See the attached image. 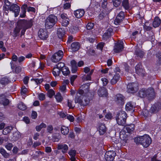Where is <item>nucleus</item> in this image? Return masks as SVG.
<instances>
[{"label":"nucleus","mask_w":161,"mask_h":161,"mask_svg":"<svg viewBox=\"0 0 161 161\" xmlns=\"http://www.w3.org/2000/svg\"><path fill=\"white\" fill-rule=\"evenodd\" d=\"M134 140L136 143H139L145 147H148L152 142L151 138L147 135L136 137Z\"/></svg>","instance_id":"obj_1"},{"label":"nucleus","mask_w":161,"mask_h":161,"mask_svg":"<svg viewBox=\"0 0 161 161\" xmlns=\"http://www.w3.org/2000/svg\"><path fill=\"white\" fill-rule=\"evenodd\" d=\"M58 21V18L56 16L51 14L47 18L45 21V27L49 29L53 27Z\"/></svg>","instance_id":"obj_2"},{"label":"nucleus","mask_w":161,"mask_h":161,"mask_svg":"<svg viewBox=\"0 0 161 161\" xmlns=\"http://www.w3.org/2000/svg\"><path fill=\"white\" fill-rule=\"evenodd\" d=\"M126 114L124 111H120L117 114L116 120L118 124L124 126L126 119Z\"/></svg>","instance_id":"obj_3"},{"label":"nucleus","mask_w":161,"mask_h":161,"mask_svg":"<svg viewBox=\"0 0 161 161\" xmlns=\"http://www.w3.org/2000/svg\"><path fill=\"white\" fill-rule=\"evenodd\" d=\"M89 87V84H88L83 85L81 87V88L83 89L84 91H84V96L83 97V99H82L81 104L82 106H86L89 103V99L86 97V95L88 92Z\"/></svg>","instance_id":"obj_4"},{"label":"nucleus","mask_w":161,"mask_h":161,"mask_svg":"<svg viewBox=\"0 0 161 161\" xmlns=\"http://www.w3.org/2000/svg\"><path fill=\"white\" fill-rule=\"evenodd\" d=\"M19 25H20V29H23L21 31V36L24 35L26 29L31 27L32 25L31 21H27L25 20L20 21L19 23Z\"/></svg>","instance_id":"obj_5"},{"label":"nucleus","mask_w":161,"mask_h":161,"mask_svg":"<svg viewBox=\"0 0 161 161\" xmlns=\"http://www.w3.org/2000/svg\"><path fill=\"white\" fill-rule=\"evenodd\" d=\"M64 53L62 50H59L54 53L52 56L51 60L53 63H57L62 58Z\"/></svg>","instance_id":"obj_6"},{"label":"nucleus","mask_w":161,"mask_h":161,"mask_svg":"<svg viewBox=\"0 0 161 161\" xmlns=\"http://www.w3.org/2000/svg\"><path fill=\"white\" fill-rule=\"evenodd\" d=\"M84 90L80 89L78 91L75 99V103H78L81 105L84 96Z\"/></svg>","instance_id":"obj_7"},{"label":"nucleus","mask_w":161,"mask_h":161,"mask_svg":"<svg viewBox=\"0 0 161 161\" xmlns=\"http://www.w3.org/2000/svg\"><path fill=\"white\" fill-rule=\"evenodd\" d=\"M127 91L128 92L134 93L138 90V84L136 83H130L127 85Z\"/></svg>","instance_id":"obj_8"},{"label":"nucleus","mask_w":161,"mask_h":161,"mask_svg":"<svg viewBox=\"0 0 161 161\" xmlns=\"http://www.w3.org/2000/svg\"><path fill=\"white\" fill-rule=\"evenodd\" d=\"M115 154V153L113 151H108L105 154V159L107 161H112L114 158Z\"/></svg>","instance_id":"obj_9"},{"label":"nucleus","mask_w":161,"mask_h":161,"mask_svg":"<svg viewBox=\"0 0 161 161\" xmlns=\"http://www.w3.org/2000/svg\"><path fill=\"white\" fill-rule=\"evenodd\" d=\"M123 42L120 41L117 42L114 47V51L116 53H119L121 52L123 49Z\"/></svg>","instance_id":"obj_10"},{"label":"nucleus","mask_w":161,"mask_h":161,"mask_svg":"<svg viewBox=\"0 0 161 161\" xmlns=\"http://www.w3.org/2000/svg\"><path fill=\"white\" fill-rule=\"evenodd\" d=\"M11 11L14 13L15 16L16 17L18 16L20 11L19 7L16 4H13L11 5L9 8Z\"/></svg>","instance_id":"obj_11"},{"label":"nucleus","mask_w":161,"mask_h":161,"mask_svg":"<svg viewBox=\"0 0 161 161\" xmlns=\"http://www.w3.org/2000/svg\"><path fill=\"white\" fill-rule=\"evenodd\" d=\"M38 35L39 37L43 40H46L48 36L47 31L46 29H40L38 32Z\"/></svg>","instance_id":"obj_12"},{"label":"nucleus","mask_w":161,"mask_h":161,"mask_svg":"<svg viewBox=\"0 0 161 161\" xmlns=\"http://www.w3.org/2000/svg\"><path fill=\"white\" fill-rule=\"evenodd\" d=\"M119 137L121 140V142L123 145H125L128 140V136L125 133L124 131L120 133Z\"/></svg>","instance_id":"obj_13"},{"label":"nucleus","mask_w":161,"mask_h":161,"mask_svg":"<svg viewBox=\"0 0 161 161\" xmlns=\"http://www.w3.org/2000/svg\"><path fill=\"white\" fill-rule=\"evenodd\" d=\"M57 148L58 150H61L63 153H66L69 149L67 145L64 144H58Z\"/></svg>","instance_id":"obj_14"},{"label":"nucleus","mask_w":161,"mask_h":161,"mask_svg":"<svg viewBox=\"0 0 161 161\" xmlns=\"http://www.w3.org/2000/svg\"><path fill=\"white\" fill-rule=\"evenodd\" d=\"M85 14V11L83 9H79L75 10L74 12V14L75 17L80 18L82 17Z\"/></svg>","instance_id":"obj_15"},{"label":"nucleus","mask_w":161,"mask_h":161,"mask_svg":"<svg viewBox=\"0 0 161 161\" xmlns=\"http://www.w3.org/2000/svg\"><path fill=\"white\" fill-rule=\"evenodd\" d=\"M161 104H156L152 106L150 109V111L151 113H155L158 112L161 109Z\"/></svg>","instance_id":"obj_16"},{"label":"nucleus","mask_w":161,"mask_h":161,"mask_svg":"<svg viewBox=\"0 0 161 161\" xmlns=\"http://www.w3.org/2000/svg\"><path fill=\"white\" fill-rule=\"evenodd\" d=\"M147 97L150 99H151L154 98L155 95L154 90L153 88H149L147 90Z\"/></svg>","instance_id":"obj_17"},{"label":"nucleus","mask_w":161,"mask_h":161,"mask_svg":"<svg viewBox=\"0 0 161 161\" xmlns=\"http://www.w3.org/2000/svg\"><path fill=\"white\" fill-rule=\"evenodd\" d=\"M115 100L117 103L123 104L124 101V97L121 94H118L116 96Z\"/></svg>","instance_id":"obj_18"},{"label":"nucleus","mask_w":161,"mask_h":161,"mask_svg":"<svg viewBox=\"0 0 161 161\" xmlns=\"http://www.w3.org/2000/svg\"><path fill=\"white\" fill-rule=\"evenodd\" d=\"M113 34V30L112 28H109L103 35V38L104 40L108 39Z\"/></svg>","instance_id":"obj_19"},{"label":"nucleus","mask_w":161,"mask_h":161,"mask_svg":"<svg viewBox=\"0 0 161 161\" xmlns=\"http://www.w3.org/2000/svg\"><path fill=\"white\" fill-rule=\"evenodd\" d=\"M98 94L100 97H106L108 94L107 89L105 87L101 88L98 90Z\"/></svg>","instance_id":"obj_20"},{"label":"nucleus","mask_w":161,"mask_h":161,"mask_svg":"<svg viewBox=\"0 0 161 161\" xmlns=\"http://www.w3.org/2000/svg\"><path fill=\"white\" fill-rule=\"evenodd\" d=\"M135 125L133 124L126 125L124 127L125 131H126L128 133H131L134 130Z\"/></svg>","instance_id":"obj_21"},{"label":"nucleus","mask_w":161,"mask_h":161,"mask_svg":"<svg viewBox=\"0 0 161 161\" xmlns=\"http://www.w3.org/2000/svg\"><path fill=\"white\" fill-rule=\"evenodd\" d=\"M9 102V100L5 98L4 95L0 96V103H2L4 106H7Z\"/></svg>","instance_id":"obj_22"},{"label":"nucleus","mask_w":161,"mask_h":161,"mask_svg":"<svg viewBox=\"0 0 161 161\" xmlns=\"http://www.w3.org/2000/svg\"><path fill=\"white\" fill-rule=\"evenodd\" d=\"M120 76L118 73H116L110 80V83L112 85L115 84L119 80Z\"/></svg>","instance_id":"obj_23"},{"label":"nucleus","mask_w":161,"mask_h":161,"mask_svg":"<svg viewBox=\"0 0 161 161\" xmlns=\"http://www.w3.org/2000/svg\"><path fill=\"white\" fill-rule=\"evenodd\" d=\"M98 131L100 135H103L106 132V128L104 124H101L99 125Z\"/></svg>","instance_id":"obj_24"},{"label":"nucleus","mask_w":161,"mask_h":161,"mask_svg":"<svg viewBox=\"0 0 161 161\" xmlns=\"http://www.w3.org/2000/svg\"><path fill=\"white\" fill-rule=\"evenodd\" d=\"M71 47L72 51L75 52L77 51L79 49L80 44L78 42H74L71 44Z\"/></svg>","instance_id":"obj_25"},{"label":"nucleus","mask_w":161,"mask_h":161,"mask_svg":"<svg viewBox=\"0 0 161 161\" xmlns=\"http://www.w3.org/2000/svg\"><path fill=\"white\" fill-rule=\"evenodd\" d=\"M161 20L158 17H156L153 22V26L154 28L157 27L160 25Z\"/></svg>","instance_id":"obj_26"},{"label":"nucleus","mask_w":161,"mask_h":161,"mask_svg":"<svg viewBox=\"0 0 161 161\" xmlns=\"http://www.w3.org/2000/svg\"><path fill=\"white\" fill-rule=\"evenodd\" d=\"M65 30L64 28H59L57 30V35L59 38H62L65 34Z\"/></svg>","instance_id":"obj_27"},{"label":"nucleus","mask_w":161,"mask_h":161,"mask_svg":"<svg viewBox=\"0 0 161 161\" xmlns=\"http://www.w3.org/2000/svg\"><path fill=\"white\" fill-rule=\"evenodd\" d=\"M28 6L27 5L25 4H23L21 7V9L22 11V14H20L21 17H24L25 16V13L26 12V9H28Z\"/></svg>","instance_id":"obj_28"},{"label":"nucleus","mask_w":161,"mask_h":161,"mask_svg":"<svg viewBox=\"0 0 161 161\" xmlns=\"http://www.w3.org/2000/svg\"><path fill=\"white\" fill-rule=\"evenodd\" d=\"M70 156V159L71 161H75V156L76 155V151L74 150H71L68 153Z\"/></svg>","instance_id":"obj_29"},{"label":"nucleus","mask_w":161,"mask_h":161,"mask_svg":"<svg viewBox=\"0 0 161 161\" xmlns=\"http://www.w3.org/2000/svg\"><path fill=\"white\" fill-rule=\"evenodd\" d=\"M13 129V127L11 126H8L5 127L3 130V134L4 135L8 134L11 132Z\"/></svg>","instance_id":"obj_30"},{"label":"nucleus","mask_w":161,"mask_h":161,"mask_svg":"<svg viewBox=\"0 0 161 161\" xmlns=\"http://www.w3.org/2000/svg\"><path fill=\"white\" fill-rule=\"evenodd\" d=\"M146 93L147 89H142L139 92V96L142 98L145 97H147V94Z\"/></svg>","instance_id":"obj_31"},{"label":"nucleus","mask_w":161,"mask_h":161,"mask_svg":"<svg viewBox=\"0 0 161 161\" xmlns=\"http://www.w3.org/2000/svg\"><path fill=\"white\" fill-rule=\"evenodd\" d=\"M66 106L68 107L69 108L73 109L74 108L75 106L73 104V101L70 99H68L65 103Z\"/></svg>","instance_id":"obj_32"},{"label":"nucleus","mask_w":161,"mask_h":161,"mask_svg":"<svg viewBox=\"0 0 161 161\" xmlns=\"http://www.w3.org/2000/svg\"><path fill=\"white\" fill-rule=\"evenodd\" d=\"M61 70L57 66H55L53 68V73L54 76H58L60 73Z\"/></svg>","instance_id":"obj_33"},{"label":"nucleus","mask_w":161,"mask_h":161,"mask_svg":"<svg viewBox=\"0 0 161 161\" xmlns=\"http://www.w3.org/2000/svg\"><path fill=\"white\" fill-rule=\"evenodd\" d=\"M61 131L62 134L66 135L69 133V130L68 127L62 126L61 128Z\"/></svg>","instance_id":"obj_34"},{"label":"nucleus","mask_w":161,"mask_h":161,"mask_svg":"<svg viewBox=\"0 0 161 161\" xmlns=\"http://www.w3.org/2000/svg\"><path fill=\"white\" fill-rule=\"evenodd\" d=\"M135 54L136 55L137 57H139L142 58L144 55V53L140 49H136L135 51Z\"/></svg>","instance_id":"obj_35"},{"label":"nucleus","mask_w":161,"mask_h":161,"mask_svg":"<svg viewBox=\"0 0 161 161\" xmlns=\"http://www.w3.org/2000/svg\"><path fill=\"white\" fill-rule=\"evenodd\" d=\"M20 133L18 131H16L13 133L12 139L14 141H15L20 138Z\"/></svg>","instance_id":"obj_36"},{"label":"nucleus","mask_w":161,"mask_h":161,"mask_svg":"<svg viewBox=\"0 0 161 161\" xmlns=\"http://www.w3.org/2000/svg\"><path fill=\"white\" fill-rule=\"evenodd\" d=\"M5 5L3 6V8L5 9V11L8 12V10L10 8V3L8 0H4Z\"/></svg>","instance_id":"obj_37"},{"label":"nucleus","mask_w":161,"mask_h":161,"mask_svg":"<svg viewBox=\"0 0 161 161\" xmlns=\"http://www.w3.org/2000/svg\"><path fill=\"white\" fill-rule=\"evenodd\" d=\"M0 153L5 158H8L9 157V154L7 153L6 150L2 148H0Z\"/></svg>","instance_id":"obj_38"},{"label":"nucleus","mask_w":161,"mask_h":161,"mask_svg":"<svg viewBox=\"0 0 161 161\" xmlns=\"http://www.w3.org/2000/svg\"><path fill=\"white\" fill-rule=\"evenodd\" d=\"M123 6L125 9H128L130 8L128 0H123L122 3Z\"/></svg>","instance_id":"obj_39"},{"label":"nucleus","mask_w":161,"mask_h":161,"mask_svg":"<svg viewBox=\"0 0 161 161\" xmlns=\"http://www.w3.org/2000/svg\"><path fill=\"white\" fill-rule=\"evenodd\" d=\"M134 106L130 102H128L125 106V109L126 110L130 111L133 109Z\"/></svg>","instance_id":"obj_40"},{"label":"nucleus","mask_w":161,"mask_h":161,"mask_svg":"<svg viewBox=\"0 0 161 161\" xmlns=\"http://www.w3.org/2000/svg\"><path fill=\"white\" fill-rule=\"evenodd\" d=\"M63 75L65 76H67L70 73V71L68 68L65 67L61 70Z\"/></svg>","instance_id":"obj_41"},{"label":"nucleus","mask_w":161,"mask_h":161,"mask_svg":"<svg viewBox=\"0 0 161 161\" xmlns=\"http://www.w3.org/2000/svg\"><path fill=\"white\" fill-rule=\"evenodd\" d=\"M9 82L8 79L6 77L2 78L0 80V83L3 85H5L8 84Z\"/></svg>","instance_id":"obj_42"},{"label":"nucleus","mask_w":161,"mask_h":161,"mask_svg":"<svg viewBox=\"0 0 161 161\" xmlns=\"http://www.w3.org/2000/svg\"><path fill=\"white\" fill-rule=\"evenodd\" d=\"M53 138L54 142H58L61 138L60 135L58 133H55L53 135Z\"/></svg>","instance_id":"obj_43"},{"label":"nucleus","mask_w":161,"mask_h":161,"mask_svg":"<svg viewBox=\"0 0 161 161\" xmlns=\"http://www.w3.org/2000/svg\"><path fill=\"white\" fill-rule=\"evenodd\" d=\"M46 125L44 123H42L40 125H37L36 127V129L37 131H39L41 129L43 128H46Z\"/></svg>","instance_id":"obj_44"},{"label":"nucleus","mask_w":161,"mask_h":161,"mask_svg":"<svg viewBox=\"0 0 161 161\" xmlns=\"http://www.w3.org/2000/svg\"><path fill=\"white\" fill-rule=\"evenodd\" d=\"M55 98L57 101L58 102H61L63 99V97L59 93H58L55 95Z\"/></svg>","instance_id":"obj_45"},{"label":"nucleus","mask_w":161,"mask_h":161,"mask_svg":"<svg viewBox=\"0 0 161 161\" xmlns=\"http://www.w3.org/2000/svg\"><path fill=\"white\" fill-rule=\"evenodd\" d=\"M20 25H19V26L16 27L14 29V36L15 37H16L18 35L20 31Z\"/></svg>","instance_id":"obj_46"},{"label":"nucleus","mask_w":161,"mask_h":161,"mask_svg":"<svg viewBox=\"0 0 161 161\" xmlns=\"http://www.w3.org/2000/svg\"><path fill=\"white\" fill-rule=\"evenodd\" d=\"M18 108L22 110H24L26 108V106L22 102L19 103L18 106Z\"/></svg>","instance_id":"obj_47"},{"label":"nucleus","mask_w":161,"mask_h":161,"mask_svg":"<svg viewBox=\"0 0 161 161\" xmlns=\"http://www.w3.org/2000/svg\"><path fill=\"white\" fill-rule=\"evenodd\" d=\"M69 19L67 18L62 20V25L63 26L66 27L69 24Z\"/></svg>","instance_id":"obj_48"},{"label":"nucleus","mask_w":161,"mask_h":161,"mask_svg":"<svg viewBox=\"0 0 161 161\" xmlns=\"http://www.w3.org/2000/svg\"><path fill=\"white\" fill-rule=\"evenodd\" d=\"M119 16H117L114 21V23L115 25H118L123 20V19L119 18Z\"/></svg>","instance_id":"obj_49"},{"label":"nucleus","mask_w":161,"mask_h":161,"mask_svg":"<svg viewBox=\"0 0 161 161\" xmlns=\"http://www.w3.org/2000/svg\"><path fill=\"white\" fill-rule=\"evenodd\" d=\"M56 66H57L61 70L66 67L65 66V64L64 63L61 62L58 63Z\"/></svg>","instance_id":"obj_50"},{"label":"nucleus","mask_w":161,"mask_h":161,"mask_svg":"<svg viewBox=\"0 0 161 161\" xmlns=\"http://www.w3.org/2000/svg\"><path fill=\"white\" fill-rule=\"evenodd\" d=\"M141 65L140 64L137 65L135 67V69L136 72L139 75L140 74V73L142 70L140 69Z\"/></svg>","instance_id":"obj_51"},{"label":"nucleus","mask_w":161,"mask_h":161,"mask_svg":"<svg viewBox=\"0 0 161 161\" xmlns=\"http://www.w3.org/2000/svg\"><path fill=\"white\" fill-rule=\"evenodd\" d=\"M121 0H113L114 5L116 7L118 6L120 4Z\"/></svg>","instance_id":"obj_52"},{"label":"nucleus","mask_w":161,"mask_h":161,"mask_svg":"<svg viewBox=\"0 0 161 161\" xmlns=\"http://www.w3.org/2000/svg\"><path fill=\"white\" fill-rule=\"evenodd\" d=\"M47 94L48 97L51 98L55 94V92L53 89H50L48 91Z\"/></svg>","instance_id":"obj_53"},{"label":"nucleus","mask_w":161,"mask_h":161,"mask_svg":"<svg viewBox=\"0 0 161 161\" xmlns=\"http://www.w3.org/2000/svg\"><path fill=\"white\" fill-rule=\"evenodd\" d=\"M53 129V127L52 125H49L47 127V131L48 132L50 133H52Z\"/></svg>","instance_id":"obj_54"},{"label":"nucleus","mask_w":161,"mask_h":161,"mask_svg":"<svg viewBox=\"0 0 161 161\" xmlns=\"http://www.w3.org/2000/svg\"><path fill=\"white\" fill-rule=\"evenodd\" d=\"M104 45V43L103 42H100L97 44V48L98 49H100L102 51Z\"/></svg>","instance_id":"obj_55"},{"label":"nucleus","mask_w":161,"mask_h":161,"mask_svg":"<svg viewBox=\"0 0 161 161\" xmlns=\"http://www.w3.org/2000/svg\"><path fill=\"white\" fill-rule=\"evenodd\" d=\"M94 26V24L93 23H88L86 25V28L88 30H91L93 28Z\"/></svg>","instance_id":"obj_56"},{"label":"nucleus","mask_w":161,"mask_h":161,"mask_svg":"<svg viewBox=\"0 0 161 161\" xmlns=\"http://www.w3.org/2000/svg\"><path fill=\"white\" fill-rule=\"evenodd\" d=\"M60 90L62 92H64L66 90V85L65 84H63L60 87Z\"/></svg>","instance_id":"obj_57"},{"label":"nucleus","mask_w":161,"mask_h":161,"mask_svg":"<svg viewBox=\"0 0 161 161\" xmlns=\"http://www.w3.org/2000/svg\"><path fill=\"white\" fill-rule=\"evenodd\" d=\"M78 29L77 27H71L70 28V31L73 33H75L78 30Z\"/></svg>","instance_id":"obj_58"},{"label":"nucleus","mask_w":161,"mask_h":161,"mask_svg":"<svg viewBox=\"0 0 161 161\" xmlns=\"http://www.w3.org/2000/svg\"><path fill=\"white\" fill-rule=\"evenodd\" d=\"M78 29L77 27H71L70 28V31L73 33H75L78 30Z\"/></svg>","instance_id":"obj_59"},{"label":"nucleus","mask_w":161,"mask_h":161,"mask_svg":"<svg viewBox=\"0 0 161 161\" xmlns=\"http://www.w3.org/2000/svg\"><path fill=\"white\" fill-rule=\"evenodd\" d=\"M78 29L77 27H71L70 28V31L73 33H75L78 30Z\"/></svg>","instance_id":"obj_60"},{"label":"nucleus","mask_w":161,"mask_h":161,"mask_svg":"<svg viewBox=\"0 0 161 161\" xmlns=\"http://www.w3.org/2000/svg\"><path fill=\"white\" fill-rule=\"evenodd\" d=\"M13 146V144L11 143H8L5 146V147L8 150H10Z\"/></svg>","instance_id":"obj_61"},{"label":"nucleus","mask_w":161,"mask_h":161,"mask_svg":"<svg viewBox=\"0 0 161 161\" xmlns=\"http://www.w3.org/2000/svg\"><path fill=\"white\" fill-rule=\"evenodd\" d=\"M39 98L40 100H43L45 98V95L42 93H40L38 95Z\"/></svg>","instance_id":"obj_62"},{"label":"nucleus","mask_w":161,"mask_h":161,"mask_svg":"<svg viewBox=\"0 0 161 161\" xmlns=\"http://www.w3.org/2000/svg\"><path fill=\"white\" fill-rule=\"evenodd\" d=\"M117 16H119V18H121L123 19L125 17V14L124 12L122 11L120 12Z\"/></svg>","instance_id":"obj_63"},{"label":"nucleus","mask_w":161,"mask_h":161,"mask_svg":"<svg viewBox=\"0 0 161 161\" xmlns=\"http://www.w3.org/2000/svg\"><path fill=\"white\" fill-rule=\"evenodd\" d=\"M27 91V89L25 87H23L21 91V93L22 96H24Z\"/></svg>","instance_id":"obj_64"}]
</instances>
